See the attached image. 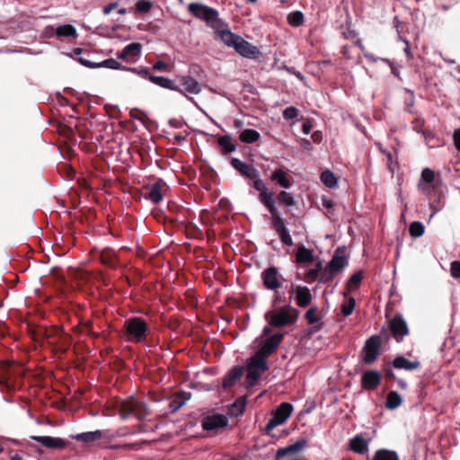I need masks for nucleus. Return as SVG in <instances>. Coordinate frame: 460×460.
<instances>
[{
  "instance_id": "f257e3e1",
  "label": "nucleus",
  "mask_w": 460,
  "mask_h": 460,
  "mask_svg": "<svg viewBox=\"0 0 460 460\" xmlns=\"http://www.w3.org/2000/svg\"><path fill=\"white\" fill-rule=\"evenodd\" d=\"M188 10L197 19L206 22L213 30H219L226 26V22L218 17V12L212 7L199 3H190Z\"/></svg>"
},
{
  "instance_id": "f03ea898",
  "label": "nucleus",
  "mask_w": 460,
  "mask_h": 460,
  "mask_svg": "<svg viewBox=\"0 0 460 460\" xmlns=\"http://www.w3.org/2000/svg\"><path fill=\"white\" fill-rule=\"evenodd\" d=\"M281 339V334L270 335V328L265 327L261 337L253 341V346L258 348V350L253 356L260 359L266 360V358L279 346Z\"/></svg>"
},
{
  "instance_id": "7ed1b4c3",
  "label": "nucleus",
  "mask_w": 460,
  "mask_h": 460,
  "mask_svg": "<svg viewBox=\"0 0 460 460\" xmlns=\"http://www.w3.org/2000/svg\"><path fill=\"white\" fill-rule=\"evenodd\" d=\"M265 319L274 327H283L293 323L296 320V311L288 305L278 309L268 311Z\"/></svg>"
},
{
  "instance_id": "20e7f679",
  "label": "nucleus",
  "mask_w": 460,
  "mask_h": 460,
  "mask_svg": "<svg viewBox=\"0 0 460 460\" xmlns=\"http://www.w3.org/2000/svg\"><path fill=\"white\" fill-rule=\"evenodd\" d=\"M348 265V255L345 247H339L331 261L328 262L321 277L322 282L330 281L335 275L342 271Z\"/></svg>"
},
{
  "instance_id": "39448f33",
  "label": "nucleus",
  "mask_w": 460,
  "mask_h": 460,
  "mask_svg": "<svg viewBox=\"0 0 460 460\" xmlns=\"http://www.w3.org/2000/svg\"><path fill=\"white\" fill-rule=\"evenodd\" d=\"M118 407L121 419H126L129 415H134L141 420L148 414L147 407L142 402L135 398L121 401L118 404Z\"/></svg>"
},
{
  "instance_id": "423d86ee",
  "label": "nucleus",
  "mask_w": 460,
  "mask_h": 460,
  "mask_svg": "<svg viewBox=\"0 0 460 460\" xmlns=\"http://www.w3.org/2000/svg\"><path fill=\"white\" fill-rule=\"evenodd\" d=\"M127 340L132 342H141L147 333L146 323L138 317H132L125 321Z\"/></svg>"
},
{
  "instance_id": "0eeeda50",
  "label": "nucleus",
  "mask_w": 460,
  "mask_h": 460,
  "mask_svg": "<svg viewBox=\"0 0 460 460\" xmlns=\"http://www.w3.org/2000/svg\"><path fill=\"white\" fill-rule=\"evenodd\" d=\"M268 370L266 360L252 356L247 363V384L252 386L261 378L263 373Z\"/></svg>"
},
{
  "instance_id": "6e6552de",
  "label": "nucleus",
  "mask_w": 460,
  "mask_h": 460,
  "mask_svg": "<svg viewBox=\"0 0 460 460\" xmlns=\"http://www.w3.org/2000/svg\"><path fill=\"white\" fill-rule=\"evenodd\" d=\"M144 189L146 190L145 198L155 204H158L166 195L169 186L164 180L157 179L154 182L144 186Z\"/></svg>"
},
{
  "instance_id": "1a4fd4ad",
  "label": "nucleus",
  "mask_w": 460,
  "mask_h": 460,
  "mask_svg": "<svg viewBox=\"0 0 460 460\" xmlns=\"http://www.w3.org/2000/svg\"><path fill=\"white\" fill-rule=\"evenodd\" d=\"M293 412V406L288 402H282L273 412L272 418L267 423L265 429L269 433L276 427L284 424Z\"/></svg>"
},
{
  "instance_id": "9d476101",
  "label": "nucleus",
  "mask_w": 460,
  "mask_h": 460,
  "mask_svg": "<svg viewBox=\"0 0 460 460\" xmlns=\"http://www.w3.org/2000/svg\"><path fill=\"white\" fill-rule=\"evenodd\" d=\"M261 279L263 286L271 291H277V289L281 288L282 283L285 280L276 267H269L265 269L261 273Z\"/></svg>"
},
{
  "instance_id": "9b49d317",
  "label": "nucleus",
  "mask_w": 460,
  "mask_h": 460,
  "mask_svg": "<svg viewBox=\"0 0 460 460\" xmlns=\"http://www.w3.org/2000/svg\"><path fill=\"white\" fill-rule=\"evenodd\" d=\"M380 346V338L377 336H372L366 341L363 349V359L365 363L371 364L376 359Z\"/></svg>"
},
{
  "instance_id": "f8f14e48",
  "label": "nucleus",
  "mask_w": 460,
  "mask_h": 460,
  "mask_svg": "<svg viewBox=\"0 0 460 460\" xmlns=\"http://www.w3.org/2000/svg\"><path fill=\"white\" fill-rule=\"evenodd\" d=\"M76 60L83 66L88 68H100L106 67L114 70H124L127 71V66H122L119 62H118L114 58H108L102 62L95 63L92 62L83 57L76 58Z\"/></svg>"
},
{
  "instance_id": "ddd939ff",
  "label": "nucleus",
  "mask_w": 460,
  "mask_h": 460,
  "mask_svg": "<svg viewBox=\"0 0 460 460\" xmlns=\"http://www.w3.org/2000/svg\"><path fill=\"white\" fill-rule=\"evenodd\" d=\"M252 186L260 192L259 199L267 208L272 209L273 202H275L274 194L268 190L266 184L261 179H253Z\"/></svg>"
},
{
  "instance_id": "4468645a",
  "label": "nucleus",
  "mask_w": 460,
  "mask_h": 460,
  "mask_svg": "<svg viewBox=\"0 0 460 460\" xmlns=\"http://www.w3.org/2000/svg\"><path fill=\"white\" fill-rule=\"evenodd\" d=\"M228 419L222 414H214L204 418L202 427L205 430L217 431L226 427Z\"/></svg>"
},
{
  "instance_id": "2eb2a0df",
  "label": "nucleus",
  "mask_w": 460,
  "mask_h": 460,
  "mask_svg": "<svg viewBox=\"0 0 460 460\" xmlns=\"http://www.w3.org/2000/svg\"><path fill=\"white\" fill-rule=\"evenodd\" d=\"M234 50L242 57L247 58L255 59L261 54L259 49L256 46H253L249 41L243 40L241 37V40H238Z\"/></svg>"
},
{
  "instance_id": "dca6fc26",
  "label": "nucleus",
  "mask_w": 460,
  "mask_h": 460,
  "mask_svg": "<svg viewBox=\"0 0 460 460\" xmlns=\"http://www.w3.org/2000/svg\"><path fill=\"white\" fill-rule=\"evenodd\" d=\"M231 165L238 171L241 175L248 178V179H255L260 176L259 171L254 168L252 165L245 164L244 162H242L238 158H232L231 159Z\"/></svg>"
},
{
  "instance_id": "f3484780",
  "label": "nucleus",
  "mask_w": 460,
  "mask_h": 460,
  "mask_svg": "<svg viewBox=\"0 0 460 460\" xmlns=\"http://www.w3.org/2000/svg\"><path fill=\"white\" fill-rule=\"evenodd\" d=\"M435 180V172L430 168H424L421 172L420 181L418 183L419 190L427 195H430L431 192H435V189L430 188L429 184L432 183Z\"/></svg>"
},
{
  "instance_id": "a211bd4d",
  "label": "nucleus",
  "mask_w": 460,
  "mask_h": 460,
  "mask_svg": "<svg viewBox=\"0 0 460 460\" xmlns=\"http://www.w3.org/2000/svg\"><path fill=\"white\" fill-rule=\"evenodd\" d=\"M390 330L397 341L408 334V327L402 316H395L390 322Z\"/></svg>"
},
{
  "instance_id": "6ab92c4d",
  "label": "nucleus",
  "mask_w": 460,
  "mask_h": 460,
  "mask_svg": "<svg viewBox=\"0 0 460 460\" xmlns=\"http://www.w3.org/2000/svg\"><path fill=\"white\" fill-rule=\"evenodd\" d=\"M292 294L296 296V305L300 307L307 306L312 300L310 289L305 286H296Z\"/></svg>"
},
{
  "instance_id": "aec40b11",
  "label": "nucleus",
  "mask_w": 460,
  "mask_h": 460,
  "mask_svg": "<svg viewBox=\"0 0 460 460\" xmlns=\"http://www.w3.org/2000/svg\"><path fill=\"white\" fill-rule=\"evenodd\" d=\"M218 36L220 37V40L227 46L231 48H235L237 42L239 40H241V36L234 34L229 30V26L226 23V27H222L219 30H214Z\"/></svg>"
},
{
  "instance_id": "412c9836",
  "label": "nucleus",
  "mask_w": 460,
  "mask_h": 460,
  "mask_svg": "<svg viewBox=\"0 0 460 460\" xmlns=\"http://www.w3.org/2000/svg\"><path fill=\"white\" fill-rule=\"evenodd\" d=\"M180 84L183 87L181 89L184 92L192 94H198L201 92V86L199 83L190 75H182L179 77Z\"/></svg>"
},
{
  "instance_id": "4be33fe9",
  "label": "nucleus",
  "mask_w": 460,
  "mask_h": 460,
  "mask_svg": "<svg viewBox=\"0 0 460 460\" xmlns=\"http://www.w3.org/2000/svg\"><path fill=\"white\" fill-rule=\"evenodd\" d=\"M31 438L48 448H62L65 446V442L59 438L49 436H32Z\"/></svg>"
},
{
  "instance_id": "5701e85b",
  "label": "nucleus",
  "mask_w": 460,
  "mask_h": 460,
  "mask_svg": "<svg viewBox=\"0 0 460 460\" xmlns=\"http://www.w3.org/2000/svg\"><path fill=\"white\" fill-rule=\"evenodd\" d=\"M149 81L155 84L159 85L160 87L179 92L181 93H183L181 88H180V86L177 85L174 81L167 77L154 75L149 77Z\"/></svg>"
},
{
  "instance_id": "b1692460",
  "label": "nucleus",
  "mask_w": 460,
  "mask_h": 460,
  "mask_svg": "<svg viewBox=\"0 0 460 460\" xmlns=\"http://www.w3.org/2000/svg\"><path fill=\"white\" fill-rule=\"evenodd\" d=\"M380 382V375L376 371H367L362 376L361 383L365 389L372 390L376 388Z\"/></svg>"
},
{
  "instance_id": "393cba45",
  "label": "nucleus",
  "mask_w": 460,
  "mask_h": 460,
  "mask_svg": "<svg viewBox=\"0 0 460 460\" xmlns=\"http://www.w3.org/2000/svg\"><path fill=\"white\" fill-rule=\"evenodd\" d=\"M369 440L363 438L362 435H358L349 442V448L358 454H365L368 451Z\"/></svg>"
},
{
  "instance_id": "a878e982",
  "label": "nucleus",
  "mask_w": 460,
  "mask_h": 460,
  "mask_svg": "<svg viewBox=\"0 0 460 460\" xmlns=\"http://www.w3.org/2000/svg\"><path fill=\"white\" fill-rule=\"evenodd\" d=\"M270 179L283 188H289L291 186L290 177L281 168L276 169L274 172H272Z\"/></svg>"
},
{
  "instance_id": "bb28decb",
  "label": "nucleus",
  "mask_w": 460,
  "mask_h": 460,
  "mask_svg": "<svg viewBox=\"0 0 460 460\" xmlns=\"http://www.w3.org/2000/svg\"><path fill=\"white\" fill-rule=\"evenodd\" d=\"M305 440H302L297 441L295 444L289 445L286 447L279 448L276 453V456L277 458H281L288 455L296 454L305 447Z\"/></svg>"
},
{
  "instance_id": "cd10ccee",
  "label": "nucleus",
  "mask_w": 460,
  "mask_h": 460,
  "mask_svg": "<svg viewBox=\"0 0 460 460\" xmlns=\"http://www.w3.org/2000/svg\"><path fill=\"white\" fill-rule=\"evenodd\" d=\"M124 49L126 50L128 62L135 63L141 56L142 45L139 42H133L127 45Z\"/></svg>"
},
{
  "instance_id": "c85d7f7f",
  "label": "nucleus",
  "mask_w": 460,
  "mask_h": 460,
  "mask_svg": "<svg viewBox=\"0 0 460 460\" xmlns=\"http://www.w3.org/2000/svg\"><path fill=\"white\" fill-rule=\"evenodd\" d=\"M218 146L223 155H228L236 149V146L232 143V138L229 135H224L217 139Z\"/></svg>"
},
{
  "instance_id": "c756f323",
  "label": "nucleus",
  "mask_w": 460,
  "mask_h": 460,
  "mask_svg": "<svg viewBox=\"0 0 460 460\" xmlns=\"http://www.w3.org/2000/svg\"><path fill=\"white\" fill-rule=\"evenodd\" d=\"M55 33H56L57 38H58V39L69 38V37L76 38L77 37V32H76L75 27L73 25H70V24H64V25L58 26L55 30Z\"/></svg>"
},
{
  "instance_id": "7c9ffc66",
  "label": "nucleus",
  "mask_w": 460,
  "mask_h": 460,
  "mask_svg": "<svg viewBox=\"0 0 460 460\" xmlns=\"http://www.w3.org/2000/svg\"><path fill=\"white\" fill-rule=\"evenodd\" d=\"M72 438L78 441L90 443L101 439L102 438V432L101 430L84 432L76 434Z\"/></svg>"
},
{
  "instance_id": "2f4dec72",
  "label": "nucleus",
  "mask_w": 460,
  "mask_h": 460,
  "mask_svg": "<svg viewBox=\"0 0 460 460\" xmlns=\"http://www.w3.org/2000/svg\"><path fill=\"white\" fill-rule=\"evenodd\" d=\"M395 368L405 369V370H413L419 367V361H410L403 357H398L394 360L393 363Z\"/></svg>"
},
{
  "instance_id": "473e14b6",
  "label": "nucleus",
  "mask_w": 460,
  "mask_h": 460,
  "mask_svg": "<svg viewBox=\"0 0 460 460\" xmlns=\"http://www.w3.org/2000/svg\"><path fill=\"white\" fill-rule=\"evenodd\" d=\"M260 138V133L252 128H246L243 130L239 136L241 142L245 144H252L258 141Z\"/></svg>"
},
{
  "instance_id": "72a5a7b5",
  "label": "nucleus",
  "mask_w": 460,
  "mask_h": 460,
  "mask_svg": "<svg viewBox=\"0 0 460 460\" xmlns=\"http://www.w3.org/2000/svg\"><path fill=\"white\" fill-rule=\"evenodd\" d=\"M276 200L279 205L284 206L286 208L292 207L296 204L293 195L285 190H281L277 194L275 201Z\"/></svg>"
},
{
  "instance_id": "f704fd0d",
  "label": "nucleus",
  "mask_w": 460,
  "mask_h": 460,
  "mask_svg": "<svg viewBox=\"0 0 460 460\" xmlns=\"http://www.w3.org/2000/svg\"><path fill=\"white\" fill-rule=\"evenodd\" d=\"M243 376V369L240 367L233 368L228 375L224 378V387L231 386L235 383L236 380L240 379Z\"/></svg>"
},
{
  "instance_id": "c9c22d12",
  "label": "nucleus",
  "mask_w": 460,
  "mask_h": 460,
  "mask_svg": "<svg viewBox=\"0 0 460 460\" xmlns=\"http://www.w3.org/2000/svg\"><path fill=\"white\" fill-rule=\"evenodd\" d=\"M371 460H400L398 455L394 451L387 449L377 450Z\"/></svg>"
},
{
  "instance_id": "e433bc0d",
  "label": "nucleus",
  "mask_w": 460,
  "mask_h": 460,
  "mask_svg": "<svg viewBox=\"0 0 460 460\" xmlns=\"http://www.w3.org/2000/svg\"><path fill=\"white\" fill-rule=\"evenodd\" d=\"M296 257V261L299 263L310 262V261H313V260H314L313 252L311 250L305 248L304 245H301L298 247Z\"/></svg>"
},
{
  "instance_id": "4c0bfd02",
  "label": "nucleus",
  "mask_w": 460,
  "mask_h": 460,
  "mask_svg": "<svg viewBox=\"0 0 460 460\" xmlns=\"http://www.w3.org/2000/svg\"><path fill=\"white\" fill-rule=\"evenodd\" d=\"M321 181L328 188H334L338 184L336 176L330 170H326L321 173Z\"/></svg>"
},
{
  "instance_id": "58836bf2",
  "label": "nucleus",
  "mask_w": 460,
  "mask_h": 460,
  "mask_svg": "<svg viewBox=\"0 0 460 460\" xmlns=\"http://www.w3.org/2000/svg\"><path fill=\"white\" fill-rule=\"evenodd\" d=\"M363 274L362 271L355 272L347 282L348 292H352L359 288L362 281Z\"/></svg>"
},
{
  "instance_id": "ea45409f",
  "label": "nucleus",
  "mask_w": 460,
  "mask_h": 460,
  "mask_svg": "<svg viewBox=\"0 0 460 460\" xmlns=\"http://www.w3.org/2000/svg\"><path fill=\"white\" fill-rule=\"evenodd\" d=\"M267 209L269 210V212L270 213V215L272 217L273 225L276 227V230H287L284 226L283 220L280 217V213L279 212V210L276 207V203L273 202L272 209H270V208H267Z\"/></svg>"
},
{
  "instance_id": "a19ab883",
  "label": "nucleus",
  "mask_w": 460,
  "mask_h": 460,
  "mask_svg": "<svg viewBox=\"0 0 460 460\" xmlns=\"http://www.w3.org/2000/svg\"><path fill=\"white\" fill-rule=\"evenodd\" d=\"M402 403V397L397 392L392 391L387 395L386 407L390 410L396 409Z\"/></svg>"
},
{
  "instance_id": "79ce46f5",
  "label": "nucleus",
  "mask_w": 460,
  "mask_h": 460,
  "mask_svg": "<svg viewBox=\"0 0 460 460\" xmlns=\"http://www.w3.org/2000/svg\"><path fill=\"white\" fill-rule=\"evenodd\" d=\"M288 22L293 27H299L304 23V14L300 11H295L290 13L288 17Z\"/></svg>"
},
{
  "instance_id": "37998d69",
  "label": "nucleus",
  "mask_w": 460,
  "mask_h": 460,
  "mask_svg": "<svg viewBox=\"0 0 460 460\" xmlns=\"http://www.w3.org/2000/svg\"><path fill=\"white\" fill-rule=\"evenodd\" d=\"M127 71H129L131 73H134L145 79H148L150 76H154V75H151L149 73L148 67H127Z\"/></svg>"
},
{
  "instance_id": "c03bdc74",
  "label": "nucleus",
  "mask_w": 460,
  "mask_h": 460,
  "mask_svg": "<svg viewBox=\"0 0 460 460\" xmlns=\"http://www.w3.org/2000/svg\"><path fill=\"white\" fill-rule=\"evenodd\" d=\"M153 7V3L147 0H139L136 3V9L138 13H146Z\"/></svg>"
},
{
  "instance_id": "a18cd8bd",
  "label": "nucleus",
  "mask_w": 460,
  "mask_h": 460,
  "mask_svg": "<svg viewBox=\"0 0 460 460\" xmlns=\"http://www.w3.org/2000/svg\"><path fill=\"white\" fill-rule=\"evenodd\" d=\"M355 299L349 298L347 303L341 305V314L346 317L350 315L355 308Z\"/></svg>"
},
{
  "instance_id": "49530a36",
  "label": "nucleus",
  "mask_w": 460,
  "mask_h": 460,
  "mask_svg": "<svg viewBox=\"0 0 460 460\" xmlns=\"http://www.w3.org/2000/svg\"><path fill=\"white\" fill-rule=\"evenodd\" d=\"M245 408V402L243 399H238L232 406L231 412L234 415L242 414Z\"/></svg>"
},
{
  "instance_id": "de8ad7c7",
  "label": "nucleus",
  "mask_w": 460,
  "mask_h": 460,
  "mask_svg": "<svg viewBox=\"0 0 460 460\" xmlns=\"http://www.w3.org/2000/svg\"><path fill=\"white\" fill-rule=\"evenodd\" d=\"M305 319L310 324L316 323L319 321L316 307L310 308L305 314Z\"/></svg>"
},
{
  "instance_id": "09e8293b",
  "label": "nucleus",
  "mask_w": 460,
  "mask_h": 460,
  "mask_svg": "<svg viewBox=\"0 0 460 460\" xmlns=\"http://www.w3.org/2000/svg\"><path fill=\"white\" fill-rule=\"evenodd\" d=\"M412 129L416 131L417 133H421L425 137L427 136V132L423 129L424 128V120L421 119H415L412 121Z\"/></svg>"
},
{
  "instance_id": "8fccbe9b",
  "label": "nucleus",
  "mask_w": 460,
  "mask_h": 460,
  "mask_svg": "<svg viewBox=\"0 0 460 460\" xmlns=\"http://www.w3.org/2000/svg\"><path fill=\"white\" fill-rule=\"evenodd\" d=\"M298 115V111L296 107L290 106L284 110L283 111V117L286 119H293L296 118Z\"/></svg>"
},
{
  "instance_id": "3c124183",
  "label": "nucleus",
  "mask_w": 460,
  "mask_h": 460,
  "mask_svg": "<svg viewBox=\"0 0 460 460\" xmlns=\"http://www.w3.org/2000/svg\"><path fill=\"white\" fill-rule=\"evenodd\" d=\"M451 274L454 278H460V261H453L451 263Z\"/></svg>"
},
{
  "instance_id": "603ef678",
  "label": "nucleus",
  "mask_w": 460,
  "mask_h": 460,
  "mask_svg": "<svg viewBox=\"0 0 460 460\" xmlns=\"http://www.w3.org/2000/svg\"><path fill=\"white\" fill-rule=\"evenodd\" d=\"M453 140L456 150L460 152V128L454 131Z\"/></svg>"
},
{
  "instance_id": "864d4df0",
  "label": "nucleus",
  "mask_w": 460,
  "mask_h": 460,
  "mask_svg": "<svg viewBox=\"0 0 460 460\" xmlns=\"http://www.w3.org/2000/svg\"><path fill=\"white\" fill-rule=\"evenodd\" d=\"M281 241L287 245H292V238L289 235V232H279Z\"/></svg>"
},
{
  "instance_id": "5fc2aeb1",
  "label": "nucleus",
  "mask_w": 460,
  "mask_h": 460,
  "mask_svg": "<svg viewBox=\"0 0 460 460\" xmlns=\"http://www.w3.org/2000/svg\"><path fill=\"white\" fill-rule=\"evenodd\" d=\"M153 68L157 71H165L168 68V64L164 61L158 60L154 64Z\"/></svg>"
},
{
  "instance_id": "6e6d98bb",
  "label": "nucleus",
  "mask_w": 460,
  "mask_h": 460,
  "mask_svg": "<svg viewBox=\"0 0 460 460\" xmlns=\"http://www.w3.org/2000/svg\"><path fill=\"white\" fill-rule=\"evenodd\" d=\"M187 136H188L187 132L184 135H182L181 133L176 134L173 137L172 144L180 145L182 141H184L186 139Z\"/></svg>"
},
{
  "instance_id": "4d7b16f0",
  "label": "nucleus",
  "mask_w": 460,
  "mask_h": 460,
  "mask_svg": "<svg viewBox=\"0 0 460 460\" xmlns=\"http://www.w3.org/2000/svg\"><path fill=\"white\" fill-rule=\"evenodd\" d=\"M403 41H404V43L406 45L404 49H403V51H404L405 55L407 56V58L409 59H412L413 58V54H412L411 49L410 42L407 40H404Z\"/></svg>"
},
{
  "instance_id": "13d9d810",
  "label": "nucleus",
  "mask_w": 460,
  "mask_h": 460,
  "mask_svg": "<svg viewBox=\"0 0 460 460\" xmlns=\"http://www.w3.org/2000/svg\"><path fill=\"white\" fill-rule=\"evenodd\" d=\"M312 123L309 119H306L303 125H302V131L304 134L307 135L310 133L311 129H312Z\"/></svg>"
},
{
  "instance_id": "bf43d9fd",
  "label": "nucleus",
  "mask_w": 460,
  "mask_h": 460,
  "mask_svg": "<svg viewBox=\"0 0 460 460\" xmlns=\"http://www.w3.org/2000/svg\"><path fill=\"white\" fill-rule=\"evenodd\" d=\"M409 230H424V226L420 222L414 221L411 223Z\"/></svg>"
},
{
  "instance_id": "052dcab7",
  "label": "nucleus",
  "mask_w": 460,
  "mask_h": 460,
  "mask_svg": "<svg viewBox=\"0 0 460 460\" xmlns=\"http://www.w3.org/2000/svg\"><path fill=\"white\" fill-rule=\"evenodd\" d=\"M383 153L386 155L387 157V165H388V168L391 172L394 171V169L392 168V163H393V156H392V154L390 152H387V151H383Z\"/></svg>"
},
{
  "instance_id": "680f3d73",
  "label": "nucleus",
  "mask_w": 460,
  "mask_h": 460,
  "mask_svg": "<svg viewBox=\"0 0 460 460\" xmlns=\"http://www.w3.org/2000/svg\"><path fill=\"white\" fill-rule=\"evenodd\" d=\"M117 5H118L117 3H111V4H108L107 6L104 7L103 13L105 14H109L113 9H115L117 7Z\"/></svg>"
},
{
  "instance_id": "e2e57ef3",
  "label": "nucleus",
  "mask_w": 460,
  "mask_h": 460,
  "mask_svg": "<svg viewBox=\"0 0 460 460\" xmlns=\"http://www.w3.org/2000/svg\"><path fill=\"white\" fill-rule=\"evenodd\" d=\"M322 202L323 207H325L328 209L333 207V202L331 199H328L324 197L322 199Z\"/></svg>"
},
{
  "instance_id": "0e129e2a",
  "label": "nucleus",
  "mask_w": 460,
  "mask_h": 460,
  "mask_svg": "<svg viewBox=\"0 0 460 460\" xmlns=\"http://www.w3.org/2000/svg\"><path fill=\"white\" fill-rule=\"evenodd\" d=\"M169 124L175 128H180L182 126L181 122L175 119H170Z\"/></svg>"
},
{
  "instance_id": "69168bd1",
  "label": "nucleus",
  "mask_w": 460,
  "mask_h": 460,
  "mask_svg": "<svg viewBox=\"0 0 460 460\" xmlns=\"http://www.w3.org/2000/svg\"><path fill=\"white\" fill-rule=\"evenodd\" d=\"M117 58L119 59H121V60H124L126 62H128V58L127 57V53H126V50L123 49L121 52L118 53L117 54Z\"/></svg>"
},
{
  "instance_id": "338daca9",
  "label": "nucleus",
  "mask_w": 460,
  "mask_h": 460,
  "mask_svg": "<svg viewBox=\"0 0 460 460\" xmlns=\"http://www.w3.org/2000/svg\"><path fill=\"white\" fill-rule=\"evenodd\" d=\"M312 138L314 142H320L322 139L321 132L316 131L312 135Z\"/></svg>"
},
{
  "instance_id": "774afa93",
  "label": "nucleus",
  "mask_w": 460,
  "mask_h": 460,
  "mask_svg": "<svg viewBox=\"0 0 460 460\" xmlns=\"http://www.w3.org/2000/svg\"><path fill=\"white\" fill-rule=\"evenodd\" d=\"M181 406V403H179L177 402H172L171 404H170V407L172 409V411H176L178 410L180 407Z\"/></svg>"
}]
</instances>
